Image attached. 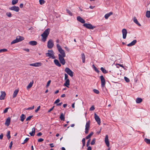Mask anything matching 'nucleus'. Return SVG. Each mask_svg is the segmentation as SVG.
Here are the masks:
<instances>
[{"label": "nucleus", "mask_w": 150, "mask_h": 150, "mask_svg": "<svg viewBox=\"0 0 150 150\" xmlns=\"http://www.w3.org/2000/svg\"><path fill=\"white\" fill-rule=\"evenodd\" d=\"M12 145H13V143H12V142L11 141V142L10 143V145L9 146V148L10 149H11Z\"/></svg>", "instance_id": "obj_53"}, {"label": "nucleus", "mask_w": 150, "mask_h": 150, "mask_svg": "<svg viewBox=\"0 0 150 150\" xmlns=\"http://www.w3.org/2000/svg\"><path fill=\"white\" fill-rule=\"evenodd\" d=\"M33 117V115H30L29 116H28L26 119V120L27 121H29V120H30V119H31V118Z\"/></svg>", "instance_id": "obj_44"}, {"label": "nucleus", "mask_w": 150, "mask_h": 150, "mask_svg": "<svg viewBox=\"0 0 150 150\" xmlns=\"http://www.w3.org/2000/svg\"><path fill=\"white\" fill-rule=\"evenodd\" d=\"M146 16L147 18L150 17V11H147L146 13Z\"/></svg>", "instance_id": "obj_35"}, {"label": "nucleus", "mask_w": 150, "mask_h": 150, "mask_svg": "<svg viewBox=\"0 0 150 150\" xmlns=\"http://www.w3.org/2000/svg\"><path fill=\"white\" fill-rule=\"evenodd\" d=\"M137 40H133L130 43L127 44V45L128 47H131L134 45L137 42Z\"/></svg>", "instance_id": "obj_18"}, {"label": "nucleus", "mask_w": 150, "mask_h": 150, "mask_svg": "<svg viewBox=\"0 0 150 150\" xmlns=\"http://www.w3.org/2000/svg\"><path fill=\"white\" fill-rule=\"evenodd\" d=\"M1 94L0 96V100H2L4 99V98L6 96V93L5 91H1Z\"/></svg>", "instance_id": "obj_13"}, {"label": "nucleus", "mask_w": 150, "mask_h": 150, "mask_svg": "<svg viewBox=\"0 0 150 150\" xmlns=\"http://www.w3.org/2000/svg\"><path fill=\"white\" fill-rule=\"evenodd\" d=\"M93 91L94 93L97 94H98L99 93V91L96 89H93Z\"/></svg>", "instance_id": "obj_42"}, {"label": "nucleus", "mask_w": 150, "mask_h": 150, "mask_svg": "<svg viewBox=\"0 0 150 150\" xmlns=\"http://www.w3.org/2000/svg\"><path fill=\"white\" fill-rule=\"evenodd\" d=\"M95 110V108L93 105H92L90 108V110L93 111Z\"/></svg>", "instance_id": "obj_49"}, {"label": "nucleus", "mask_w": 150, "mask_h": 150, "mask_svg": "<svg viewBox=\"0 0 150 150\" xmlns=\"http://www.w3.org/2000/svg\"><path fill=\"white\" fill-rule=\"evenodd\" d=\"M91 147L90 146L88 147L87 149V150H91Z\"/></svg>", "instance_id": "obj_64"}, {"label": "nucleus", "mask_w": 150, "mask_h": 150, "mask_svg": "<svg viewBox=\"0 0 150 150\" xmlns=\"http://www.w3.org/2000/svg\"><path fill=\"white\" fill-rule=\"evenodd\" d=\"M50 30L49 28H47L45 30L43 33L41 34L42 40L43 42H45L47 38L49 35Z\"/></svg>", "instance_id": "obj_2"}, {"label": "nucleus", "mask_w": 150, "mask_h": 150, "mask_svg": "<svg viewBox=\"0 0 150 150\" xmlns=\"http://www.w3.org/2000/svg\"><path fill=\"white\" fill-rule=\"evenodd\" d=\"M145 142L148 144H150V139L145 138L144 139Z\"/></svg>", "instance_id": "obj_36"}, {"label": "nucleus", "mask_w": 150, "mask_h": 150, "mask_svg": "<svg viewBox=\"0 0 150 150\" xmlns=\"http://www.w3.org/2000/svg\"><path fill=\"white\" fill-rule=\"evenodd\" d=\"M81 59L82 60V62L84 63L85 62V55L84 53H82L81 54Z\"/></svg>", "instance_id": "obj_28"}, {"label": "nucleus", "mask_w": 150, "mask_h": 150, "mask_svg": "<svg viewBox=\"0 0 150 150\" xmlns=\"http://www.w3.org/2000/svg\"><path fill=\"white\" fill-rule=\"evenodd\" d=\"M83 26L86 28L90 29H93L95 27L94 26H93L91 24L86 23H84L83 24Z\"/></svg>", "instance_id": "obj_6"}, {"label": "nucleus", "mask_w": 150, "mask_h": 150, "mask_svg": "<svg viewBox=\"0 0 150 150\" xmlns=\"http://www.w3.org/2000/svg\"><path fill=\"white\" fill-rule=\"evenodd\" d=\"M21 120L22 122H23L24 120L25 119V115L23 114H22L21 116Z\"/></svg>", "instance_id": "obj_29"}, {"label": "nucleus", "mask_w": 150, "mask_h": 150, "mask_svg": "<svg viewBox=\"0 0 150 150\" xmlns=\"http://www.w3.org/2000/svg\"><path fill=\"white\" fill-rule=\"evenodd\" d=\"M142 99L141 98H137L136 100V101L137 103H139L142 102Z\"/></svg>", "instance_id": "obj_25"}, {"label": "nucleus", "mask_w": 150, "mask_h": 150, "mask_svg": "<svg viewBox=\"0 0 150 150\" xmlns=\"http://www.w3.org/2000/svg\"><path fill=\"white\" fill-rule=\"evenodd\" d=\"M7 50L6 49L4 48L3 49H1L0 50V53L2 52H7Z\"/></svg>", "instance_id": "obj_39"}, {"label": "nucleus", "mask_w": 150, "mask_h": 150, "mask_svg": "<svg viewBox=\"0 0 150 150\" xmlns=\"http://www.w3.org/2000/svg\"><path fill=\"white\" fill-rule=\"evenodd\" d=\"M54 107V106H53V107L52 108H51L50 109V110L48 111V112H51L53 110Z\"/></svg>", "instance_id": "obj_54"}, {"label": "nucleus", "mask_w": 150, "mask_h": 150, "mask_svg": "<svg viewBox=\"0 0 150 150\" xmlns=\"http://www.w3.org/2000/svg\"><path fill=\"white\" fill-rule=\"evenodd\" d=\"M124 79H125V80L127 82H129V79L128 78H127V77H124Z\"/></svg>", "instance_id": "obj_47"}, {"label": "nucleus", "mask_w": 150, "mask_h": 150, "mask_svg": "<svg viewBox=\"0 0 150 150\" xmlns=\"http://www.w3.org/2000/svg\"><path fill=\"white\" fill-rule=\"evenodd\" d=\"M100 70L102 71L103 73L105 74H106L108 73L107 71L103 67L100 68Z\"/></svg>", "instance_id": "obj_31"}, {"label": "nucleus", "mask_w": 150, "mask_h": 150, "mask_svg": "<svg viewBox=\"0 0 150 150\" xmlns=\"http://www.w3.org/2000/svg\"><path fill=\"white\" fill-rule=\"evenodd\" d=\"M18 1V0H12V4L14 5L17 4Z\"/></svg>", "instance_id": "obj_37"}, {"label": "nucleus", "mask_w": 150, "mask_h": 150, "mask_svg": "<svg viewBox=\"0 0 150 150\" xmlns=\"http://www.w3.org/2000/svg\"><path fill=\"white\" fill-rule=\"evenodd\" d=\"M90 121L88 120L86 123L85 127V133L86 134H87L88 132L89 128L90 127Z\"/></svg>", "instance_id": "obj_5"}, {"label": "nucleus", "mask_w": 150, "mask_h": 150, "mask_svg": "<svg viewBox=\"0 0 150 150\" xmlns=\"http://www.w3.org/2000/svg\"><path fill=\"white\" fill-rule=\"evenodd\" d=\"M92 67L94 69L95 71L97 73L99 72V71L98 70V69L95 66L94 64L93 65Z\"/></svg>", "instance_id": "obj_34"}, {"label": "nucleus", "mask_w": 150, "mask_h": 150, "mask_svg": "<svg viewBox=\"0 0 150 150\" xmlns=\"http://www.w3.org/2000/svg\"><path fill=\"white\" fill-rule=\"evenodd\" d=\"M42 64L40 62H36L34 63L30 64V65L35 67H39L42 66Z\"/></svg>", "instance_id": "obj_9"}, {"label": "nucleus", "mask_w": 150, "mask_h": 150, "mask_svg": "<svg viewBox=\"0 0 150 150\" xmlns=\"http://www.w3.org/2000/svg\"><path fill=\"white\" fill-rule=\"evenodd\" d=\"M94 118L98 124L99 125L100 123V120L99 117L96 114H94Z\"/></svg>", "instance_id": "obj_11"}, {"label": "nucleus", "mask_w": 150, "mask_h": 150, "mask_svg": "<svg viewBox=\"0 0 150 150\" xmlns=\"http://www.w3.org/2000/svg\"><path fill=\"white\" fill-rule=\"evenodd\" d=\"M23 4H21L20 5V8H22L23 7Z\"/></svg>", "instance_id": "obj_61"}, {"label": "nucleus", "mask_w": 150, "mask_h": 150, "mask_svg": "<svg viewBox=\"0 0 150 150\" xmlns=\"http://www.w3.org/2000/svg\"><path fill=\"white\" fill-rule=\"evenodd\" d=\"M8 108H6L4 111V113H6L8 112Z\"/></svg>", "instance_id": "obj_52"}, {"label": "nucleus", "mask_w": 150, "mask_h": 150, "mask_svg": "<svg viewBox=\"0 0 150 150\" xmlns=\"http://www.w3.org/2000/svg\"><path fill=\"white\" fill-rule=\"evenodd\" d=\"M6 15L9 17H11L12 16V14L10 12H7L6 13Z\"/></svg>", "instance_id": "obj_40"}, {"label": "nucleus", "mask_w": 150, "mask_h": 150, "mask_svg": "<svg viewBox=\"0 0 150 150\" xmlns=\"http://www.w3.org/2000/svg\"><path fill=\"white\" fill-rule=\"evenodd\" d=\"M48 52L46 53V55L47 57L52 56V54L54 53L52 50H48Z\"/></svg>", "instance_id": "obj_16"}, {"label": "nucleus", "mask_w": 150, "mask_h": 150, "mask_svg": "<svg viewBox=\"0 0 150 150\" xmlns=\"http://www.w3.org/2000/svg\"><path fill=\"white\" fill-rule=\"evenodd\" d=\"M65 49L68 52H69L70 51L69 49L67 46H66L65 47Z\"/></svg>", "instance_id": "obj_58"}, {"label": "nucleus", "mask_w": 150, "mask_h": 150, "mask_svg": "<svg viewBox=\"0 0 150 150\" xmlns=\"http://www.w3.org/2000/svg\"><path fill=\"white\" fill-rule=\"evenodd\" d=\"M24 38L23 37L21 36H18L16 39L13 40L11 42V44L12 45L24 40Z\"/></svg>", "instance_id": "obj_3"}, {"label": "nucleus", "mask_w": 150, "mask_h": 150, "mask_svg": "<svg viewBox=\"0 0 150 150\" xmlns=\"http://www.w3.org/2000/svg\"><path fill=\"white\" fill-rule=\"evenodd\" d=\"M33 83V81H32V82H31L28 84V85L27 86V89H28L30 88L32 86Z\"/></svg>", "instance_id": "obj_30"}, {"label": "nucleus", "mask_w": 150, "mask_h": 150, "mask_svg": "<svg viewBox=\"0 0 150 150\" xmlns=\"http://www.w3.org/2000/svg\"><path fill=\"white\" fill-rule=\"evenodd\" d=\"M54 45V44L52 40L51 39L49 40L47 44L48 48L49 49H51L53 47Z\"/></svg>", "instance_id": "obj_4"}, {"label": "nucleus", "mask_w": 150, "mask_h": 150, "mask_svg": "<svg viewBox=\"0 0 150 150\" xmlns=\"http://www.w3.org/2000/svg\"><path fill=\"white\" fill-rule=\"evenodd\" d=\"M96 141V139L95 138H94L92 140L91 142V144L92 145H93L95 144Z\"/></svg>", "instance_id": "obj_41"}, {"label": "nucleus", "mask_w": 150, "mask_h": 150, "mask_svg": "<svg viewBox=\"0 0 150 150\" xmlns=\"http://www.w3.org/2000/svg\"><path fill=\"white\" fill-rule=\"evenodd\" d=\"M134 22L136 23L137 25L139 26H141V24L138 23L137 19L135 17L133 19Z\"/></svg>", "instance_id": "obj_27"}, {"label": "nucleus", "mask_w": 150, "mask_h": 150, "mask_svg": "<svg viewBox=\"0 0 150 150\" xmlns=\"http://www.w3.org/2000/svg\"><path fill=\"white\" fill-rule=\"evenodd\" d=\"M122 37L123 39H125L126 37L127 33V32L126 29L124 28L122 30Z\"/></svg>", "instance_id": "obj_12"}, {"label": "nucleus", "mask_w": 150, "mask_h": 150, "mask_svg": "<svg viewBox=\"0 0 150 150\" xmlns=\"http://www.w3.org/2000/svg\"><path fill=\"white\" fill-rule=\"evenodd\" d=\"M42 134V133L40 132L38 133L37 134V136H41Z\"/></svg>", "instance_id": "obj_60"}, {"label": "nucleus", "mask_w": 150, "mask_h": 150, "mask_svg": "<svg viewBox=\"0 0 150 150\" xmlns=\"http://www.w3.org/2000/svg\"><path fill=\"white\" fill-rule=\"evenodd\" d=\"M59 101L60 100L59 99H58L54 102V103L57 104L59 102Z\"/></svg>", "instance_id": "obj_56"}, {"label": "nucleus", "mask_w": 150, "mask_h": 150, "mask_svg": "<svg viewBox=\"0 0 150 150\" xmlns=\"http://www.w3.org/2000/svg\"><path fill=\"white\" fill-rule=\"evenodd\" d=\"M112 14V12H110L109 13H107L105 14V18L107 19Z\"/></svg>", "instance_id": "obj_23"}, {"label": "nucleus", "mask_w": 150, "mask_h": 150, "mask_svg": "<svg viewBox=\"0 0 150 150\" xmlns=\"http://www.w3.org/2000/svg\"><path fill=\"white\" fill-rule=\"evenodd\" d=\"M105 142L108 147L109 146V142L108 141V135H106L105 139Z\"/></svg>", "instance_id": "obj_15"}, {"label": "nucleus", "mask_w": 150, "mask_h": 150, "mask_svg": "<svg viewBox=\"0 0 150 150\" xmlns=\"http://www.w3.org/2000/svg\"><path fill=\"white\" fill-rule=\"evenodd\" d=\"M62 104V102H61L60 103H59L58 104H57V106H61Z\"/></svg>", "instance_id": "obj_63"}, {"label": "nucleus", "mask_w": 150, "mask_h": 150, "mask_svg": "<svg viewBox=\"0 0 150 150\" xmlns=\"http://www.w3.org/2000/svg\"><path fill=\"white\" fill-rule=\"evenodd\" d=\"M19 90L18 89H16L14 91L13 93V98H14L16 97L18 92Z\"/></svg>", "instance_id": "obj_24"}, {"label": "nucleus", "mask_w": 150, "mask_h": 150, "mask_svg": "<svg viewBox=\"0 0 150 150\" xmlns=\"http://www.w3.org/2000/svg\"><path fill=\"white\" fill-rule=\"evenodd\" d=\"M11 118L9 117H8L5 123V125L7 126H8L10 124Z\"/></svg>", "instance_id": "obj_17"}, {"label": "nucleus", "mask_w": 150, "mask_h": 150, "mask_svg": "<svg viewBox=\"0 0 150 150\" xmlns=\"http://www.w3.org/2000/svg\"><path fill=\"white\" fill-rule=\"evenodd\" d=\"M59 117L61 120L64 121L65 119L64 115V114L63 113H61Z\"/></svg>", "instance_id": "obj_26"}, {"label": "nucleus", "mask_w": 150, "mask_h": 150, "mask_svg": "<svg viewBox=\"0 0 150 150\" xmlns=\"http://www.w3.org/2000/svg\"><path fill=\"white\" fill-rule=\"evenodd\" d=\"M77 20L82 23H85V20L80 16L77 17Z\"/></svg>", "instance_id": "obj_14"}, {"label": "nucleus", "mask_w": 150, "mask_h": 150, "mask_svg": "<svg viewBox=\"0 0 150 150\" xmlns=\"http://www.w3.org/2000/svg\"><path fill=\"white\" fill-rule=\"evenodd\" d=\"M32 132L29 133V134L31 136H34L35 133V129L34 127L32 128Z\"/></svg>", "instance_id": "obj_21"}, {"label": "nucleus", "mask_w": 150, "mask_h": 150, "mask_svg": "<svg viewBox=\"0 0 150 150\" xmlns=\"http://www.w3.org/2000/svg\"><path fill=\"white\" fill-rule=\"evenodd\" d=\"M44 140V139L42 138H40L38 140V142H42Z\"/></svg>", "instance_id": "obj_55"}, {"label": "nucleus", "mask_w": 150, "mask_h": 150, "mask_svg": "<svg viewBox=\"0 0 150 150\" xmlns=\"http://www.w3.org/2000/svg\"><path fill=\"white\" fill-rule=\"evenodd\" d=\"M34 106L33 105L32 107H29L27 109V110H32L34 109Z\"/></svg>", "instance_id": "obj_51"}, {"label": "nucleus", "mask_w": 150, "mask_h": 150, "mask_svg": "<svg viewBox=\"0 0 150 150\" xmlns=\"http://www.w3.org/2000/svg\"><path fill=\"white\" fill-rule=\"evenodd\" d=\"M54 62L55 64L57 66L60 67L61 66L59 61L57 59H55L54 60Z\"/></svg>", "instance_id": "obj_20"}, {"label": "nucleus", "mask_w": 150, "mask_h": 150, "mask_svg": "<svg viewBox=\"0 0 150 150\" xmlns=\"http://www.w3.org/2000/svg\"><path fill=\"white\" fill-rule=\"evenodd\" d=\"M45 1L44 0H39V3L40 4L42 5L45 3Z\"/></svg>", "instance_id": "obj_43"}, {"label": "nucleus", "mask_w": 150, "mask_h": 150, "mask_svg": "<svg viewBox=\"0 0 150 150\" xmlns=\"http://www.w3.org/2000/svg\"><path fill=\"white\" fill-rule=\"evenodd\" d=\"M10 131H8L7 132V133L6 134V136L7 137V138L8 139H9L11 138V136H10Z\"/></svg>", "instance_id": "obj_38"}, {"label": "nucleus", "mask_w": 150, "mask_h": 150, "mask_svg": "<svg viewBox=\"0 0 150 150\" xmlns=\"http://www.w3.org/2000/svg\"><path fill=\"white\" fill-rule=\"evenodd\" d=\"M100 79L101 81V86L102 87H104L105 85V80L103 76H100Z\"/></svg>", "instance_id": "obj_8"}, {"label": "nucleus", "mask_w": 150, "mask_h": 150, "mask_svg": "<svg viewBox=\"0 0 150 150\" xmlns=\"http://www.w3.org/2000/svg\"><path fill=\"white\" fill-rule=\"evenodd\" d=\"M64 75H65L64 80H66L67 79H68V75L66 74H65Z\"/></svg>", "instance_id": "obj_48"}, {"label": "nucleus", "mask_w": 150, "mask_h": 150, "mask_svg": "<svg viewBox=\"0 0 150 150\" xmlns=\"http://www.w3.org/2000/svg\"><path fill=\"white\" fill-rule=\"evenodd\" d=\"M57 47L60 54H58L59 59L60 62L63 65L65 64V61L64 57H65V54L64 51L62 49L61 46L59 44L57 45Z\"/></svg>", "instance_id": "obj_1"}, {"label": "nucleus", "mask_w": 150, "mask_h": 150, "mask_svg": "<svg viewBox=\"0 0 150 150\" xmlns=\"http://www.w3.org/2000/svg\"><path fill=\"white\" fill-rule=\"evenodd\" d=\"M65 71L71 77H72L73 76V72L69 68L67 67L65 69Z\"/></svg>", "instance_id": "obj_7"}, {"label": "nucleus", "mask_w": 150, "mask_h": 150, "mask_svg": "<svg viewBox=\"0 0 150 150\" xmlns=\"http://www.w3.org/2000/svg\"><path fill=\"white\" fill-rule=\"evenodd\" d=\"M70 85L69 79L66 80L65 83L64 84V85L67 88H69V86Z\"/></svg>", "instance_id": "obj_22"}, {"label": "nucleus", "mask_w": 150, "mask_h": 150, "mask_svg": "<svg viewBox=\"0 0 150 150\" xmlns=\"http://www.w3.org/2000/svg\"><path fill=\"white\" fill-rule=\"evenodd\" d=\"M29 140V138H26V139L24 140L23 142L22 143V144H24L25 143H26Z\"/></svg>", "instance_id": "obj_45"}, {"label": "nucleus", "mask_w": 150, "mask_h": 150, "mask_svg": "<svg viewBox=\"0 0 150 150\" xmlns=\"http://www.w3.org/2000/svg\"><path fill=\"white\" fill-rule=\"evenodd\" d=\"M67 13L69 14V15L71 16H72V13L68 9H66Z\"/></svg>", "instance_id": "obj_33"}, {"label": "nucleus", "mask_w": 150, "mask_h": 150, "mask_svg": "<svg viewBox=\"0 0 150 150\" xmlns=\"http://www.w3.org/2000/svg\"><path fill=\"white\" fill-rule=\"evenodd\" d=\"M3 136H4V135H3V134H1L0 135V139H2L3 137Z\"/></svg>", "instance_id": "obj_59"}, {"label": "nucleus", "mask_w": 150, "mask_h": 150, "mask_svg": "<svg viewBox=\"0 0 150 150\" xmlns=\"http://www.w3.org/2000/svg\"><path fill=\"white\" fill-rule=\"evenodd\" d=\"M93 132H91L89 134H88V136H87L86 137V139H89L93 135Z\"/></svg>", "instance_id": "obj_32"}, {"label": "nucleus", "mask_w": 150, "mask_h": 150, "mask_svg": "<svg viewBox=\"0 0 150 150\" xmlns=\"http://www.w3.org/2000/svg\"><path fill=\"white\" fill-rule=\"evenodd\" d=\"M9 9L15 11L16 12H18L19 11V8L18 7L14 6L10 8H9Z\"/></svg>", "instance_id": "obj_10"}, {"label": "nucleus", "mask_w": 150, "mask_h": 150, "mask_svg": "<svg viewBox=\"0 0 150 150\" xmlns=\"http://www.w3.org/2000/svg\"><path fill=\"white\" fill-rule=\"evenodd\" d=\"M82 143H85V138H83L82 140Z\"/></svg>", "instance_id": "obj_62"}, {"label": "nucleus", "mask_w": 150, "mask_h": 150, "mask_svg": "<svg viewBox=\"0 0 150 150\" xmlns=\"http://www.w3.org/2000/svg\"><path fill=\"white\" fill-rule=\"evenodd\" d=\"M51 82V80H49L47 82V85L46 86V87H48L50 85V83Z\"/></svg>", "instance_id": "obj_46"}, {"label": "nucleus", "mask_w": 150, "mask_h": 150, "mask_svg": "<svg viewBox=\"0 0 150 150\" xmlns=\"http://www.w3.org/2000/svg\"><path fill=\"white\" fill-rule=\"evenodd\" d=\"M40 106L38 107L37 109L35 110V112H37L40 110Z\"/></svg>", "instance_id": "obj_50"}, {"label": "nucleus", "mask_w": 150, "mask_h": 150, "mask_svg": "<svg viewBox=\"0 0 150 150\" xmlns=\"http://www.w3.org/2000/svg\"><path fill=\"white\" fill-rule=\"evenodd\" d=\"M29 44L32 46L36 45L37 44V42L35 41H31L28 43Z\"/></svg>", "instance_id": "obj_19"}, {"label": "nucleus", "mask_w": 150, "mask_h": 150, "mask_svg": "<svg viewBox=\"0 0 150 150\" xmlns=\"http://www.w3.org/2000/svg\"><path fill=\"white\" fill-rule=\"evenodd\" d=\"M90 139H89L87 143L86 146L87 147H88V146L90 144Z\"/></svg>", "instance_id": "obj_57"}]
</instances>
